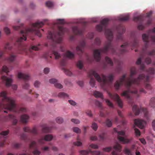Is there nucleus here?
Masks as SVG:
<instances>
[{
  "label": "nucleus",
  "instance_id": "f257e3e1",
  "mask_svg": "<svg viewBox=\"0 0 155 155\" xmlns=\"http://www.w3.org/2000/svg\"><path fill=\"white\" fill-rule=\"evenodd\" d=\"M137 73L136 68L135 67H132L130 69V74L129 77L126 78V74H124L114 84L115 89L118 90L120 87L122 86L124 82L125 83V85L127 90L124 91L121 95L122 96H125L130 104L132 103V98L130 95V94H134L137 97H139L140 93L145 94L147 93L146 91L143 88H140L139 91L138 92L135 88H132V84L140 86L143 83L146 89L149 90H150L152 89L151 85L148 83L150 81L149 76H146L143 74H141L139 75L137 78H134V75L136 74Z\"/></svg>",
  "mask_w": 155,
  "mask_h": 155
},
{
  "label": "nucleus",
  "instance_id": "f03ea898",
  "mask_svg": "<svg viewBox=\"0 0 155 155\" xmlns=\"http://www.w3.org/2000/svg\"><path fill=\"white\" fill-rule=\"evenodd\" d=\"M109 21V20L108 19H104L101 21V24L97 25L96 27L97 30L99 32L101 31L103 29L105 30V34L108 41L103 48L94 50V58L97 61L100 60L101 53L106 54L109 50L111 51L112 53L117 54L116 50L111 44V41L113 37L112 31L110 29L107 28Z\"/></svg>",
  "mask_w": 155,
  "mask_h": 155
},
{
  "label": "nucleus",
  "instance_id": "7ed1b4c3",
  "mask_svg": "<svg viewBox=\"0 0 155 155\" xmlns=\"http://www.w3.org/2000/svg\"><path fill=\"white\" fill-rule=\"evenodd\" d=\"M48 21V19H45L42 21H37L35 23H32L31 24V28H27L24 30L21 31V36L17 39L16 42V44H18L19 46L18 53L21 54L25 52L28 55H30L27 53V51L23 46L21 42L26 40V36L29 34L34 33L39 37H41V34L39 28L42 27ZM41 30L44 31L43 29Z\"/></svg>",
  "mask_w": 155,
  "mask_h": 155
},
{
  "label": "nucleus",
  "instance_id": "20e7f679",
  "mask_svg": "<svg viewBox=\"0 0 155 155\" xmlns=\"http://www.w3.org/2000/svg\"><path fill=\"white\" fill-rule=\"evenodd\" d=\"M58 31L57 32H52L49 31L47 38L50 39L52 42L51 45L53 47L52 49V52L54 54L56 59H58L61 57L60 54L58 53L55 44L60 43L62 40V35L65 32H68V29L62 26L58 27Z\"/></svg>",
  "mask_w": 155,
  "mask_h": 155
},
{
  "label": "nucleus",
  "instance_id": "39448f33",
  "mask_svg": "<svg viewBox=\"0 0 155 155\" xmlns=\"http://www.w3.org/2000/svg\"><path fill=\"white\" fill-rule=\"evenodd\" d=\"M93 76L98 82L101 83V87L104 89L105 87L109 86L112 83L114 78L113 74H110L107 77L104 74H102L101 78L95 71L91 70L89 72V77L91 78L89 83L92 87H94L95 84V80L92 77Z\"/></svg>",
  "mask_w": 155,
  "mask_h": 155
},
{
  "label": "nucleus",
  "instance_id": "423d86ee",
  "mask_svg": "<svg viewBox=\"0 0 155 155\" xmlns=\"http://www.w3.org/2000/svg\"><path fill=\"white\" fill-rule=\"evenodd\" d=\"M6 91H2L0 96L2 97V102L0 103V110L6 109L10 111H14L16 107V100L12 97L7 96Z\"/></svg>",
  "mask_w": 155,
  "mask_h": 155
},
{
  "label": "nucleus",
  "instance_id": "0eeeda50",
  "mask_svg": "<svg viewBox=\"0 0 155 155\" xmlns=\"http://www.w3.org/2000/svg\"><path fill=\"white\" fill-rule=\"evenodd\" d=\"M139 42V40L138 38L135 37H134L132 38V41L129 44L127 42H126L121 45L120 47L122 48L119 50L120 53L122 54L127 52L128 50L127 47L128 46H130L134 48L137 47L138 46Z\"/></svg>",
  "mask_w": 155,
  "mask_h": 155
},
{
  "label": "nucleus",
  "instance_id": "6e6552de",
  "mask_svg": "<svg viewBox=\"0 0 155 155\" xmlns=\"http://www.w3.org/2000/svg\"><path fill=\"white\" fill-rule=\"evenodd\" d=\"M149 35H147L146 34H143L142 35V37L143 40L145 42L144 47L143 48L142 54H145L147 55L153 56L155 55V50L153 49L150 51H147V49L148 47V37Z\"/></svg>",
  "mask_w": 155,
  "mask_h": 155
},
{
  "label": "nucleus",
  "instance_id": "1a4fd4ad",
  "mask_svg": "<svg viewBox=\"0 0 155 155\" xmlns=\"http://www.w3.org/2000/svg\"><path fill=\"white\" fill-rule=\"evenodd\" d=\"M114 130L115 132L117 133V138L118 140L123 143H128L132 140V137L129 139L127 138V136L126 135L125 131H118L116 128H114Z\"/></svg>",
  "mask_w": 155,
  "mask_h": 155
},
{
  "label": "nucleus",
  "instance_id": "9d476101",
  "mask_svg": "<svg viewBox=\"0 0 155 155\" xmlns=\"http://www.w3.org/2000/svg\"><path fill=\"white\" fill-rule=\"evenodd\" d=\"M1 80L5 83L6 86L9 87L12 86V88L14 90H16L17 89V86L16 85H12V78H8L5 76L3 75L1 77V79H0V81Z\"/></svg>",
  "mask_w": 155,
  "mask_h": 155
},
{
  "label": "nucleus",
  "instance_id": "9b49d317",
  "mask_svg": "<svg viewBox=\"0 0 155 155\" xmlns=\"http://www.w3.org/2000/svg\"><path fill=\"white\" fill-rule=\"evenodd\" d=\"M132 110L136 115H138L140 111L143 112L145 117L148 119V112L146 108L143 107H140L139 108L137 105H135L133 106Z\"/></svg>",
  "mask_w": 155,
  "mask_h": 155
},
{
  "label": "nucleus",
  "instance_id": "f8f14e48",
  "mask_svg": "<svg viewBox=\"0 0 155 155\" xmlns=\"http://www.w3.org/2000/svg\"><path fill=\"white\" fill-rule=\"evenodd\" d=\"M117 40L122 41L123 40L122 34L125 31V27L121 25H120L117 28Z\"/></svg>",
  "mask_w": 155,
  "mask_h": 155
},
{
  "label": "nucleus",
  "instance_id": "ddd939ff",
  "mask_svg": "<svg viewBox=\"0 0 155 155\" xmlns=\"http://www.w3.org/2000/svg\"><path fill=\"white\" fill-rule=\"evenodd\" d=\"M108 95L111 99L116 102L119 107L121 108L123 106V101L117 94H112L109 92L108 93Z\"/></svg>",
  "mask_w": 155,
  "mask_h": 155
},
{
  "label": "nucleus",
  "instance_id": "4468645a",
  "mask_svg": "<svg viewBox=\"0 0 155 155\" xmlns=\"http://www.w3.org/2000/svg\"><path fill=\"white\" fill-rule=\"evenodd\" d=\"M85 45V41L84 40H83L81 41L78 45L76 47V50L77 51V54L81 55L83 53V48Z\"/></svg>",
  "mask_w": 155,
  "mask_h": 155
},
{
  "label": "nucleus",
  "instance_id": "2eb2a0df",
  "mask_svg": "<svg viewBox=\"0 0 155 155\" xmlns=\"http://www.w3.org/2000/svg\"><path fill=\"white\" fill-rule=\"evenodd\" d=\"M29 147L30 149H34L33 152V153L34 155H39L41 153V152L37 149L36 143L35 141H34L32 142L29 145Z\"/></svg>",
  "mask_w": 155,
  "mask_h": 155
},
{
  "label": "nucleus",
  "instance_id": "dca6fc26",
  "mask_svg": "<svg viewBox=\"0 0 155 155\" xmlns=\"http://www.w3.org/2000/svg\"><path fill=\"white\" fill-rule=\"evenodd\" d=\"M53 138L52 135L51 134H47L45 135L44 137H42L39 139L38 142L41 144L44 143L45 140L46 141H50Z\"/></svg>",
  "mask_w": 155,
  "mask_h": 155
},
{
  "label": "nucleus",
  "instance_id": "f3484780",
  "mask_svg": "<svg viewBox=\"0 0 155 155\" xmlns=\"http://www.w3.org/2000/svg\"><path fill=\"white\" fill-rule=\"evenodd\" d=\"M134 124L140 128L143 129L146 124V121L142 120L135 119L134 120Z\"/></svg>",
  "mask_w": 155,
  "mask_h": 155
},
{
  "label": "nucleus",
  "instance_id": "a211bd4d",
  "mask_svg": "<svg viewBox=\"0 0 155 155\" xmlns=\"http://www.w3.org/2000/svg\"><path fill=\"white\" fill-rule=\"evenodd\" d=\"M23 130L25 132L31 133L34 135H37L38 134V130L35 127L31 129L29 127H26L24 128Z\"/></svg>",
  "mask_w": 155,
  "mask_h": 155
},
{
  "label": "nucleus",
  "instance_id": "6ab92c4d",
  "mask_svg": "<svg viewBox=\"0 0 155 155\" xmlns=\"http://www.w3.org/2000/svg\"><path fill=\"white\" fill-rule=\"evenodd\" d=\"M12 48V46L8 43H6L4 47V51L0 50V58H1L6 51L5 50H10Z\"/></svg>",
  "mask_w": 155,
  "mask_h": 155
},
{
  "label": "nucleus",
  "instance_id": "aec40b11",
  "mask_svg": "<svg viewBox=\"0 0 155 155\" xmlns=\"http://www.w3.org/2000/svg\"><path fill=\"white\" fill-rule=\"evenodd\" d=\"M41 45L39 44L35 45H31L28 50V51L30 52V54H33V50L38 51L41 48Z\"/></svg>",
  "mask_w": 155,
  "mask_h": 155
},
{
  "label": "nucleus",
  "instance_id": "412c9836",
  "mask_svg": "<svg viewBox=\"0 0 155 155\" xmlns=\"http://www.w3.org/2000/svg\"><path fill=\"white\" fill-rule=\"evenodd\" d=\"M18 77L19 78L23 79L25 81L28 80L30 78L29 75L21 72L18 73Z\"/></svg>",
  "mask_w": 155,
  "mask_h": 155
},
{
  "label": "nucleus",
  "instance_id": "4be33fe9",
  "mask_svg": "<svg viewBox=\"0 0 155 155\" xmlns=\"http://www.w3.org/2000/svg\"><path fill=\"white\" fill-rule=\"evenodd\" d=\"M72 31L75 35H81L83 33V30L81 29H78L77 26H74L72 28Z\"/></svg>",
  "mask_w": 155,
  "mask_h": 155
},
{
  "label": "nucleus",
  "instance_id": "5701e85b",
  "mask_svg": "<svg viewBox=\"0 0 155 155\" xmlns=\"http://www.w3.org/2000/svg\"><path fill=\"white\" fill-rule=\"evenodd\" d=\"M29 119V116L26 114H24L21 117V120L23 123H26L28 122Z\"/></svg>",
  "mask_w": 155,
  "mask_h": 155
},
{
  "label": "nucleus",
  "instance_id": "b1692460",
  "mask_svg": "<svg viewBox=\"0 0 155 155\" xmlns=\"http://www.w3.org/2000/svg\"><path fill=\"white\" fill-rule=\"evenodd\" d=\"M65 56L70 59H72L75 56V55L72 52L68 51L65 53Z\"/></svg>",
  "mask_w": 155,
  "mask_h": 155
},
{
  "label": "nucleus",
  "instance_id": "393cba45",
  "mask_svg": "<svg viewBox=\"0 0 155 155\" xmlns=\"http://www.w3.org/2000/svg\"><path fill=\"white\" fill-rule=\"evenodd\" d=\"M94 94L96 97H100L102 99H103L102 94L99 91H95L94 92Z\"/></svg>",
  "mask_w": 155,
  "mask_h": 155
},
{
  "label": "nucleus",
  "instance_id": "a878e982",
  "mask_svg": "<svg viewBox=\"0 0 155 155\" xmlns=\"http://www.w3.org/2000/svg\"><path fill=\"white\" fill-rule=\"evenodd\" d=\"M57 96L60 98H64L66 97H68L69 95L63 92H61L59 93Z\"/></svg>",
  "mask_w": 155,
  "mask_h": 155
},
{
  "label": "nucleus",
  "instance_id": "bb28decb",
  "mask_svg": "<svg viewBox=\"0 0 155 155\" xmlns=\"http://www.w3.org/2000/svg\"><path fill=\"white\" fill-rule=\"evenodd\" d=\"M16 55L12 53L9 55V57L7 58V60L9 62L13 61L16 58Z\"/></svg>",
  "mask_w": 155,
  "mask_h": 155
},
{
  "label": "nucleus",
  "instance_id": "cd10ccee",
  "mask_svg": "<svg viewBox=\"0 0 155 155\" xmlns=\"http://www.w3.org/2000/svg\"><path fill=\"white\" fill-rule=\"evenodd\" d=\"M113 148L115 150L120 152L121 150V147L119 143H117L114 146Z\"/></svg>",
  "mask_w": 155,
  "mask_h": 155
},
{
  "label": "nucleus",
  "instance_id": "c85d7f7f",
  "mask_svg": "<svg viewBox=\"0 0 155 155\" xmlns=\"http://www.w3.org/2000/svg\"><path fill=\"white\" fill-rule=\"evenodd\" d=\"M133 20L135 21H139L141 22L143 21V17L142 15L135 17L133 18Z\"/></svg>",
  "mask_w": 155,
  "mask_h": 155
},
{
  "label": "nucleus",
  "instance_id": "c756f323",
  "mask_svg": "<svg viewBox=\"0 0 155 155\" xmlns=\"http://www.w3.org/2000/svg\"><path fill=\"white\" fill-rule=\"evenodd\" d=\"M51 128L48 127L46 126L43 127L42 131L43 133L50 132L51 131Z\"/></svg>",
  "mask_w": 155,
  "mask_h": 155
},
{
  "label": "nucleus",
  "instance_id": "7c9ffc66",
  "mask_svg": "<svg viewBox=\"0 0 155 155\" xmlns=\"http://www.w3.org/2000/svg\"><path fill=\"white\" fill-rule=\"evenodd\" d=\"M100 140H103L107 138L106 134L105 133H103L98 136Z\"/></svg>",
  "mask_w": 155,
  "mask_h": 155
},
{
  "label": "nucleus",
  "instance_id": "2f4dec72",
  "mask_svg": "<svg viewBox=\"0 0 155 155\" xmlns=\"http://www.w3.org/2000/svg\"><path fill=\"white\" fill-rule=\"evenodd\" d=\"M9 117L10 118L13 119V123L14 125L16 124L18 122V120L15 118V117L12 114H9Z\"/></svg>",
  "mask_w": 155,
  "mask_h": 155
},
{
  "label": "nucleus",
  "instance_id": "473e14b6",
  "mask_svg": "<svg viewBox=\"0 0 155 155\" xmlns=\"http://www.w3.org/2000/svg\"><path fill=\"white\" fill-rule=\"evenodd\" d=\"M90 151L91 155H104L103 153L99 151H92L90 150Z\"/></svg>",
  "mask_w": 155,
  "mask_h": 155
},
{
  "label": "nucleus",
  "instance_id": "72a5a7b5",
  "mask_svg": "<svg viewBox=\"0 0 155 155\" xmlns=\"http://www.w3.org/2000/svg\"><path fill=\"white\" fill-rule=\"evenodd\" d=\"M77 141L74 142H73V144L76 146H80L82 145V142L80 141V139H79L78 137L77 138Z\"/></svg>",
  "mask_w": 155,
  "mask_h": 155
},
{
  "label": "nucleus",
  "instance_id": "f704fd0d",
  "mask_svg": "<svg viewBox=\"0 0 155 155\" xmlns=\"http://www.w3.org/2000/svg\"><path fill=\"white\" fill-rule=\"evenodd\" d=\"M105 60L107 63L109 64L110 66H112L113 65V63L112 61L108 57L106 56L105 57Z\"/></svg>",
  "mask_w": 155,
  "mask_h": 155
},
{
  "label": "nucleus",
  "instance_id": "c9c22d12",
  "mask_svg": "<svg viewBox=\"0 0 155 155\" xmlns=\"http://www.w3.org/2000/svg\"><path fill=\"white\" fill-rule=\"evenodd\" d=\"M155 98H151L150 101L149 105L151 107H155Z\"/></svg>",
  "mask_w": 155,
  "mask_h": 155
},
{
  "label": "nucleus",
  "instance_id": "e433bc0d",
  "mask_svg": "<svg viewBox=\"0 0 155 155\" xmlns=\"http://www.w3.org/2000/svg\"><path fill=\"white\" fill-rule=\"evenodd\" d=\"M9 69L5 66H3L2 71H1V73L2 74L3 72L7 73L9 72Z\"/></svg>",
  "mask_w": 155,
  "mask_h": 155
},
{
  "label": "nucleus",
  "instance_id": "4c0bfd02",
  "mask_svg": "<svg viewBox=\"0 0 155 155\" xmlns=\"http://www.w3.org/2000/svg\"><path fill=\"white\" fill-rule=\"evenodd\" d=\"M63 70L65 74L71 76L72 74V72L68 69L63 68Z\"/></svg>",
  "mask_w": 155,
  "mask_h": 155
},
{
  "label": "nucleus",
  "instance_id": "58836bf2",
  "mask_svg": "<svg viewBox=\"0 0 155 155\" xmlns=\"http://www.w3.org/2000/svg\"><path fill=\"white\" fill-rule=\"evenodd\" d=\"M90 150H89L88 151L87 150H81L79 151V153L82 155H87L90 153Z\"/></svg>",
  "mask_w": 155,
  "mask_h": 155
},
{
  "label": "nucleus",
  "instance_id": "ea45409f",
  "mask_svg": "<svg viewBox=\"0 0 155 155\" xmlns=\"http://www.w3.org/2000/svg\"><path fill=\"white\" fill-rule=\"evenodd\" d=\"M94 43L95 45L99 46L101 44V41L99 38H97L95 39Z\"/></svg>",
  "mask_w": 155,
  "mask_h": 155
},
{
  "label": "nucleus",
  "instance_id": "a19ab883",
  "mask_svg": "<svg viewBox=\"0 0 155 155\" xmlns=\"http://www.w3.org/2000/svg\"><path fill=\"white\" fill-rule=\"evenodd\" d=\"M129 18V16L128 15L121 17L120 18L119 20L121 21H125L128 20Z\"/></svg>",
  "mask_w": 155,
  "mask_h": 155
},
{
  "label": "nucleus",
  "instance_id": "79ce46f5",
  "mask_svg": "<svg viewBox=\"0 0 155 155\" xmlns=\"http://www.w3.org/2000/svg\"><path fill=\"white\" fill-rule=\"evenodd\" d=\"M56 122L58 124H62L63 121V119L61 117H58L56 119Z\"/></svg>",
  "mask_w": 155,
  "mask_h": 155
},
{
  "label": "nucleus",
  "instance_id": "37998d69",
  "mask_svg": "<svg viewBox=\"0 0 155 155\" xmlns=\"http://www.w3.org/2000/svg\"><path fill=\"white\" fill-rule=\"evenodd\" d=\"M91 127L94 130L96 131L97 129L98 126L97 123L93 122L92 123Z\"/></svg>",
  "mask_w": 155,
  "mask_h": 155
},
{
  "label": "nucleus",
  "instance_id": "c03bdc74",
  "mask_svg": "<svg viewBox=\"0 0 155 155\" xmlns=\"http://www.w3.org/2000/svg\"><path fill=\"white\" fill-rule=\"evenodd\" d=\"M106 126L108 127H111L112 125V122L109 119H107L105 122Z\"/></svg>",
  "mask_w": 155,
  "mask_h": 155
},
{
  "label": "nucleus",
  "instance_id": "a18cd8bd",
  "mask_svg": "<svg viewBox=\"0 0 155 155\" xmlns=\"http://www.w3.org/2000/svg\"><path fill=\"white\" fill-rule=\"evenodd\" d=\"M77 67L80 69H81L83 67L82 62L81 61H79L77 63Z\"/></svg>",
  "mask_w": 155,
  "mask_h": 155
},
{
  "label": "nucleus",
  "instance_id": "49530a36",
  "mask_svg": "<svg viewBox=\"0 0 155 155\" xmlns=\"http://www.w3.org/2000/svg\"><path fill=\"white\" fill-rule=\"evenodd\" d=\"M117 64L118 65V67L116 69V71L118 73H120L121 71V68H120V66L121 64V62L119 61L118 60L117 61Z\"/></svg>",
  "mask_w": 155,
  "mask_h": 155
},
{
  "label": "nucleus",
  "instance_id": "de8ad7c7",
  "mask_svg": "<svg viewBox=\"0 0 155 155\" xmlns=\"http://www.w3.org/2000/svg\"><path fill=\"white\" fill-rule=\"evenodd\" d=\"M45 5L48 8H51L54 5L53 3L51 1H48L46 2Z\"/></svg>",
  "mask_w": 155,
  "mask_h": 155
},
{
  "label": "nucleus",
  "instance_id": "09e8293b",
  "mask_svg": "<svg viewBox=\"0 0 155 155\" xmlns=\"http://www.w3.org/2000/svg\"><path fill=\"white\" fill-rule=\"evenodd\" d=\"M155 71V69L154 68H150L147 70V72L150 74H154Z\"/></svg>",
  "mask_w": 155,
  "mask_h": 155
},
{
  "label": "nucleus",
  "instance_id": "8fccbe9b",
  "mask_svg": "<svg viewBox=\"0 0 155 155\" xmlns=\"http://www.w3.org/2000/svg\"><path fill=\"white\" fill-rule=\"evenodd\" d=\"M55 87L58 89H61L63 88V86L61 84L58 82L55 84L54 85Z\"/></svg>",
  "mask_w": 155,
  "mask_h": 155
},
{
  "label": "nucleus",
  "instance_id": "3c124183",
  "mask_svg": "<svg viewBox=\"0 0 155 155\" xmlns=\"http://www.w3.org/2000/svg\"><path fill=\"white\" fill-rule=\"evenodd\" d=\"M112 149V147H106L105 148H103V150L105 152H110Z\"/></svg>",
  "mask_w": 155,
  "mask_h": 155
},
{
  "label": "nucleus",
  "instance_id": "603ef678",
  "mask_svg": "<svg viewBox=\"0 0 155 155\" xmlns=\"http://www.w3.org/2000/svg\"><path fill=\"white\" fill-rule=\"evenodd\" d=\"M73 131L77 133H80L81 130L78 127H74L73 128Z\"/></svg>",
  "mask_w": 155,
  "mask_h": 155
},
{
  "label": "nucleus",
  "instance_id": "864d4df0",
  "mask_svg": "<svg viewBox=\"0 0 155 155\" xmlns=\"http://www.w3.org/2000/svg\"><path fill=\"white\" fill-rule=\"evenodd\" d=\"M107 104L111 107H114L113 104L108 100L106 99L105 100Z\"/></svg>",
  "mask_w": 155,
  "mask_h": 155
},
{
  "label": "nucleus",
  "instance_id": "5fc2aeb1",
  "mask_svg": "<svg viewBox=\"0 0 155 155\" xmlns=\"http://www.w3.org/2000/svg\"><path fill=\"white\" fill-rule=\"evenodd\" d=\"M124 152L127 155H132L131 151L127 148H126L125 149Z\"/></svg>",
  "mask_w": 155,
  "mask_h": 155
},
{
  "label": "nucleus",
  "instance_id": "6e6d98bb",
  "mask_svg": "<svg viewBox=\"0 0 155 155\" xmlns=\"http://www.w3.org/2000/svg\"><path fill=\"white\" fill-rule=\"evenodd\" d=\"M22 87L24 89H28L29 87V85L28 83L25 82V83L22 84Z\"/></svg>",
  "mask_w": 155,
  "mask_h": 155
},
{
  "label": "nucleus",
  "instance_id": "4d7b16f0",
  "mask_svg": "<svg viewBox=\"0 0 155 155\" xmlns=\"http://www.w3.org/2000/svg\"><path fill=\"white\" fill-rule=\"evenodd\" d=\"M49 82L51 84H54V85L55 84L58 82L57 80L55 78H51L49 80Z\"/></svg>",
  "mask_w": 155,
  "mask_h": 155
},
{
  "label": "nucleus",
  "instance_id": "13d9d810",
  "mask_svg": "<svg viewBox=\"0 0 155 155\" xmlns=\"http://www.w3.org/2000/svg\"><path fill=\"white\" fill-rule=\"evenodd\" d=\"M145 62L147 64H149L151 63V59L150 58L147 57L145 59Z\"/></svg>",
  "mask_w": 155,
  "mask_h": 155
},
{
  "label": "nucleus",
  "instance_id": "bf43d9fd",
  "mask_svg": "<svg viewBox=\"0 0 155 155\" xmlns=\"http://www.w3.org/2000/svg\"><path fill=\"white\" fill-rule=\"evenodd\" d=\"M135 133L136 136H139L140 135V130L137 128H135Z\"/></svg>",
  "mask_w": 155,
  "mask_h": 155
},
{
  "label": "nucleus",
  "instance_id": "052dcab7",
  "mask_svg": "<svg viewBox=\"0 0 155 155\" xmlns=\"http://www.w3.org/2000/svg\"><path fill=\"white\" fill-rule=\"evenodd\" d=\"M89 146L90 147L94 149H97L98 148V146L97 145L93 143L90 144Z\"/></svg>",
  "mask_w": 155,
  "mask_h": 155
},
{
  "label": "nucleus",
  "instance_id": "680f3d73",
  "mask_svg": "<svg viewBox=\"0 0 155 155\" xmlns=\"http://www.w3.org/2000/svg\"><path fill=\"white\" fill-rule=\"evenodd\" d=\"M21 138L22 140H25L27 139V137L25 134L22 133L21 135Z\"/></svg>",
  "mask_w": 155,
  "mask_h": 155
},
{
  "label": "nucleus",
  "instance_id": "e2e57ef3",
  "mask_svg": "<svg viewBox=\"0 0 155 155\" xmlns=\"http://www.w3.org/2000/svg\"><path fill=\"white\" fill-rule=\"evenodd\" d=\"M94 34L93 33H89L87 35V37L89 39H91L93 38Z\"/></svg>",
  "mask_w": 155,
  "mask_h": 155
},
{
  "label": "nucleus",
  "instance_id": "0e129e2a",
  "mask_svg": "<svg viewBox=\"0 0 155 155\" xmlns=\"http://www.w3.org/2000/svg\"><path fill=\"white\" fill-rule=\"evenodd\" d=\"M40 84V83L38 81H36L34 83V85L36 87H38Z\"/></svg>",
  "mask_w": 155,
  "mask_h": 155
},
{
  "label": "nucleus",
  "instance_id": "69168bd1",
  "mask_svg": "<svg viewBox=\"0 0 155 155\" xmlns=\"http://www.w3.org/2000/svg\"><path fill=\"white\" fill-rule=\"evenodd\" d=\"M71 121L74 124H79L80 122L78 120L76 119H71Z\"/></svg>",
  "mask_w": 155,
  "mask_h": 155
},
{
  "label": "nucleus",
  "instance_id": "338daca9",
  "mask_svg": "<svg viewBox=\"0 0 155 155\" xmlns=\"http://www.w3.org/2000/svg\"><path fill=\"white\" fill-rule=\"evenodd\" d=\"M9 132V131L8 130L4 131L1 133L0 135L5 136L8 135Z\"/></svg>",
  "mask_w": 155,
  "mask_h": 155
},
{
  "label": "nucleus",
  "instance_id": "774afa93",
  "mask_svg": "<svg viewBox=\"0 0 155 155\" xmlns=\"http://www.w3.org/2000/svg\"><path fill=\"white\" fill-rule=\"evenodd\" d=\"M86 113L89 117H92V114L91 113V111L89 110H87L86 111Z\"/></svg>",
  "mask_w": 155,
  "mask_h": 155
}]
</instances>
